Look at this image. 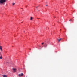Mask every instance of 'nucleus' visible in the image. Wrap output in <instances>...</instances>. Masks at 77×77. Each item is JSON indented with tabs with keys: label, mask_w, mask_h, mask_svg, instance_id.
Returning <instances> with one entry per match:
<instances>
[{
	"label": "nucleus",
	"mask_w": 77,
	"mask_h": 77,
	"mask_svg": "<svg viewBox=\"0 0 77 77\" xmlns=\"http://www.w3.org/2000/svg\"><path fill=\"white\" fill-rule=\"evenodd\" d=\"M6 2V0H0V4H3Z\"/></svg>",
	"instance_id": "nucleus-1"
},
{
	"label": "nucleus",
	"mask_w": 77,
	"mask_h": 77,
	"mask_svg": "<svg viewBox=\"0 0 77 77\" xmlns=\"http://www.w3.org/2000/svg\"><path fill=\"white\" fill-rule=\"evenodd\" d=\"M15 4V3H13L12 5H14Z\"/></svg>",
	"instance_id": "nucleus-10"
},
{
	"label": "nucleus",
	"mask_w": 77,
	"mask_h": 77,
	"mask_svg": "<svg viewBox=\"0 0 77 77\" xmlns=\"http://www.w3.org/2000/svg\"><path fill=\"white\" fill-rule=\"evenodd\" d=\"M18 75L19 77H23V76L24 75V74H23V73H22L21 74H19Z\"/></svg>",
	"instance_id": "nucleus-2"
},
{
	"label": "nucleus",
	"mask_w": 77,
	"mask_h": 77,
	"mask_svg": "<svg viewBox=\"0 0 77 77\" xmlns=\"http://www.w3.org/2000/svg\"><path fill=\"white\" fill-rule=\"evenodd\" d=\"M26 8H27V7H26Z\"/></svg>",
	"instance_id": "nucleus-17"
},
{
	"label": "nucleus",
	"mask_w": 77,
	"mask_h": 77,
	"mask_svg": "<svg viewBox=\"0 0 77 77\" xmlns=\"http://www.w3.org/2000/svg\"><path fill=\"white\" fill-rule=\"evenodd\" d=\"M13 71H14V72H16V71H17V69L16 68H13L12 69Z\"/></svg>",
	"instance_id": "nucleus-3"
},
{
	"label": "nucleus",
	"mask_w": 77,
	"mask_h": 77,
	"mask_svg": "<svg viewBox=\"0 0 77 77\" xmlns=\"http://www.w3.org/2000/svg\"><path fill=\"white\" fill-rule=\"evenodd\" d=\"M0 54H1V52L0 51Z\"/></svg>",
	"instance_id": "nucleus-15"
},
{
	"label": "nucleus",
	"mask_w": 77,
	"mask_h": 77,
	"mask_svg": "<svg viewBox=\"0 0 77 77\" xmlns=\"http://www.w3.org/2000/svg\"><path fill=\"white\" fill-rule=\"evenodd\" d=\"M3 48H2V46H0V50L1 51H2V49Z\"/></svg>",
	"instance_id": "nucleus-4"
},
{
	"label": "nucleus",
	"mask_w": 77,
	"mask_h": 77,
	"mask_svg": "<svg viewBox=\"0 0 77 77\" xmlns=\"http://www.w3.org/2000/svg\"><path fill=\"white\" fill-rule=\"evenodd\" d=\"M5 53H6V52H5Z\"/></svg>",
	"instance_id": "nucleus-18"
},
{
	"label": "nucleus",
	"mask_w": 77,
	"mask_h": 77,
	"mask_svg": "<svg viewBox=\"0 0 77 77\" xmlns=\"http://www.w3.org/2000/svg\"><path fill=\"white\" fill-rule=\"evenodd\" d=\"M33 19V18L32 17H31L30 18V20H32Z\"/></svg>",
	"instance_id": "nucleus-8"
},
{
	"label": "nucleus",
	"mask_w": 77,
	"mask_h": 77,
	"mask_svg": "<svg viewBox=\"0 0 77 77\" xmlns=\"http://www.w3.org/2000/svg\"><path fill=\"white\" fill-rule=\"evenodd\" d=\"M0 59H3V58L2 57V56H1L0 57Z\"/></svg>",
	"instance_id": "nucleus-9"
},
{
	"label": "nucleus",
	"mask_w": 77,
	"mask_h": 77,
	"mask_svg": "<svg viewBox=\"0 0 77 77\" xmlns=\"http://www.w3.org/2000/svg\"><path fill=\"white\" fill-rule=\"evenodd\" d=\"M54 18H56V17H54Z\"/></svg>",
	"instance_id": "nucleus-16"
},
{
	"label": "nucleus",
	"mask_w": 77,
	"mask_h": 77,
	"mask_svg": "<svg viewBox=\"0 0 77 77\" xmlns=\"http://www.w3.org/2000/svg\"><path fill=\"white\" fill-rule=\"evenodd\" d=\"M44 44V43H42V45H43V44Z\"/></svg>",
	"instance_id": "nucleus-12"
},
{
	"label": "nucleus",
	"mask_w": 77,
	"mask_h": 77,
	"mask_svg": "<svg viewBox=\"0 0 77 77\" xmlns=\"http://www.w3.org/2000/svg\"><path fill=\"white\" fill-rule=\"evenodd\" d=\"M47 44H45V45L44 46V47H47Z\"/></svg>",
	"instance_id": "nucleus-5"
},
{
	"label": "nucleus",
	"mask_w": 77,
	"mask_h": 77,
	"mask_svg": "<svg viewBox=\"0 0 77 77\" xmlns=\"http://www.w3.org/2000/svg\"><path fill=\"white\" fill-rule=\"evenodd\" d=\"M72 21V20H71V19H70V20H69V21Z\"/></svg>",
	"instance_id": "nucleus-11"
},
{
	"label": "nucleus",
	"mask_w": 77,
	"mask_h": 77,
	"mask_svg": "<svg viewBox=\"0 0 77 77\" xmlns=\"http://www.w3.org/2000/svg\"><path fill=\"white\" fill-rule=\"evenodd\" d=\"M48 6L47 5H46V6Z\"/></svg>",
	"instance_id": "nucleus-14"
},
{
	"label": "nucleus",
	"mask_w": 77,
	"mask_h": 77,
	"mask_svg": "<svg viewBox=\"0 0 77 77\" xmlns=\"http://www.w3.org/2000/svg\"><path fill=\"white\" fill-rule=\"evenodd\" d=\"M3 77H8V76H7V75H3Z\"/></svg>",
	"instance_id": "nucleus-6"
},
{
	"label": "nucleus",
	"mask_w": 77,
	"mask_h": 77,
	"mask_svg": "<svg viewBox=\"0 0 77 77\" xmlns=\"http://www.w3.org/2000/svg\"><path fill=\"white\" fill-rule=\"evenodd\" d=\"M39 7V6H38L37 7H36V8H38Z\"/></svg>",
	"instance_id": "nucleus-13"
},
{
	"label": "nucleus",
	"mask_w": 77,
	"mask_h": 77,
	"mask_svg": "<svg viewBox=\"0 0 77 77\" xmlns=\"http://www.w3.org/2000/svg\"><path fill=\"white\" fill-rule=\"evenodd\" d=\"M23 11H24V10H23Z\"/></svg>",
	"instance_id": "nucleus-19"
},
{
	"label": "nucleus",
	"mask_w": 77,
	"mask_h": 77,
	"mask_svg": "<svg viewBox=\"0 0 77 77\" xmlns=\"http://www.w3.org/2000/svg\"><path fill=\"white\" fill-rule=\"evenodd\" d=\"M58 40L59 42H60V41H61V40H62V38H60V39H58Z\"/></svg>",
	"instance_id": "nucleus-7"
}]
</instances>
